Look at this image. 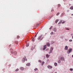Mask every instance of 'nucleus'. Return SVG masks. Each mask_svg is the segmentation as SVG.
Segmentation results:
<instances>
[{"mask_svg": "<svg viewBox=\"0 0 73 73\" xmlns=\"http://www.w3.org/2000/svg\"><path fill=\"white\" fill-rule=\"evenodd\" d=\"M52 50H53V47H51L50 49V52L49 53V54H50V53H51L52 52Z\"/></svg>", "mask_w": 73, "mask_h": 73, "instance_id": "f257e3e1", "label": "nucleus"}, {"mask_svg": "<svg viewBox=\"0 0 73 73\" xmlns=\"http://www.w3.org/2000/svg\"><path fill=\"white\" fill-rule=\"evenodd\" d=\"M47 67H48V69H52V68H53L52 66H47Z\"/></svg>", "mask_w": 73, "mask_h": 73, "instance_id": "f03ea898", "label": "nucleus"}, {"mask_svg": "<svg viewBox=\"0 0 73 73\" xmlns=\"http://www.w3.org/2000/svg\"><path fill=\"white\" fill-rule=\"evenodd\" d=\"M46 48V45H45L44 46V48L43 49V50H45Z\"/></svg>", "mask_w": 73, "mask_h": 73, "instance_id": "7ed1b4c3", "label": "nucleus"}, {"mask_svg": "<svg viewBox=\"0 0 73 73\" xmlns=\"http://www.w3.org/2000/svg\"><path fill=\"white\" fill-rule=\"evenodd\" d=\"M25 58H26V57H25V58H23V62H24L25 61Z\"/></svg>", "mask_w": 73, "mask_h": 73, "instance_id": "20e7f679", "label": "nucleus"}, {"mask_svg": "<svg viewBox=\"0 0 73 73\" xmlns=\"http://www.w3.org/2000/svg\"><path fill=\"white\" fill-rule=\"evenodd\" d=\"M53 31L54 32H57V29L56 28H54V29H53Z\"/></svg>", "mask_w": 73, "mask_h": 73, "instance_id": "39448f33", "label": "nucleus"}, {"mask_svg": "<svg viewBox=\"0 0 73 73\" xmlns=\"http://www.w3.org/2000/svg\"><path fill=\"white\" fill-rule=\"evenodd\" d=\"M42 35H40V36L38 37V40H40V38H41V37H42Z\"/></svg>", "mask_w": 73, "mask_h": 73, "instance_id": "423d86ee", "label": "nucleus"}, {"mask_svg": "<svg viewBox=\"0 0 73 73\" xmlns=\"http://www.w3.org/2000/svg\"><path fill=\"white\" fill-rule=\"evenodd\" d=\"M42 35H40V36L38 37V40H40V38H41V37H42Z\"/></svg>", "mask_w": 73, "mask_h": 73, "instance_id": "0eeeda50", "label": "nucleus"}, {"mask_svg": "<svg viewBox=\"0 0 73 73\" xmlns=\"http://www.w3.org/2000/svg\"><path fill=\"white\" fill-rule=\"evenodd\" d=\"M31 65V64L30 63H28L26 64V66H29Z\"/></svg>", "mask_w": 73, "mask_h": 73, "instance_id": "6e6552de", "label": "nucleus"}, {"mask_svg": "<svg viewBox=\"0 0 73 73\" xmlns=\"http://www.w3.org/2000/svg\"><path fill=\"white\" fill-rule=\"evenodd\" d=\"M20 69L21 70H24V68L23 67H21L20 68Z\"/></svg>", "mask_w": 73, "mask_h": 73, "instance_id": "1a4fd4ad", "label": "nucleus"}, {"mask_svg": "<svg viewBox=\"0 0 73 73\" xmlns=\"http://www.w3.org/2000/svg\"><path fill=\"white\" fill-rule=\"evenodd\" d=\"M65 50H68V47L67 46H66L65 47Z\"/></svg>", "mask_w": 73, "mask_h": 73, "instance_id": "9d476101", "label": "nucleus"}, {"mask_svg": "<svg viewBox=\"0 0 73 73\" xmlns=\"http://www.w3.org/2000/svg\"><path fill=\"white\" fill-rule=\"evenodd\" d=\"M72 48H70L69 51V52L70 53V52H72Z\"/></svg>", "mask_w": 73, "mask_h": 73, "instance_id": "9b49d317", "label": "nucleus"}, {"mask_svg": "<svg viewBox=\"0 0 73 73\" xmlns=\"http://www.w3.org/2000/svg\"><path fill=\"white\" fill-rule=\"evenodd\" d=\"M60 60H61L62 61H64V58L63 57H62L61 58Z\"/></svg>", "mask_w": 73, "mask_h": 73, "instance_id": "f8f14e48", "label": "nucleus"}, {"mask_svg": "<svg viewBox=\"0 0 73 73\" xmlns=\"http://www.w3.org/2000/svg\"><path fill=\"white\" fill-rule=\"evenodd\" d=\"M49 56H50V55H48V54H47L46 55V58H49Z\"/></svg>", "mask_w": 73, "mask_h": 73, "instance_id": "ddd939ff", "label": "nucleus"}, {"mask_svg": "<svg viewBox=\"0 0 73 73\" xmlns=\"http://www.w3.org/2000/svg\"><path fill=\"white\" fill-rule=\"evenodd\" d=\"M47 45L48 46H50V44L49 43H47Z\"/></svg>", "mask_w": 73, "mask_h": 73, "instance_id": "4468645a", "label": "nucleus"}, {"mask_svg": "<svg viewBox=\"0 0 73 73\" xmlns=\"http://www.w3.org/2000/svg\"><path fill=\"white\" fill-rule=\"evenodd\" d=\"M57 6L58 8H60V7H61V5H60V4H58V5Z\"/></svg>", "mask_w": 73, "mask_h": 73, "instance_id": "2eb2a0df", "label": "nucleus"}, {"mask_svg": "<svg viewBox=\"0 0 73 73\" xmlns=\"http://www.w3.org/2000/svg\"><path fill=\"white\" fill-rule=\"evenodd\" d=\"M65 15V13H63L61 15V16H62L63 15Z\"/></svg>", "mask_w": 73, "mask_h": 73, "instance_id": "dca6fc26", "label": "nucleus"}, {"mask_svg": "<svg viewBox=\"0 0 73 73\" xmlns=\"http://www.w3.org/2000/svg\"><path fill=\"white\" fill-rule=\"evenodd\" d=\"M58 21V20L56 19L55 21V23H57Z\"/></svg>", "mask_w": 73, "mask_h": 73, "instance_id": "f3484780", "label": "nucleus"}, {"mask_svg": "<svg viewBox=\"0 0 73 73\" xmlns=\"http://www.w3.org/2000/svg\"><path fill=\"white\" fill-rule=\"evenodd\" d=\"M70 9H73V6H71L70 7Z\"/></svg>", "mask_w": 73, "mask_h": 73, "instance_id": "a211bd4d", "label": "nucleus"}, {"mask_svg": "<svg viewBox=\"0 0 73 73\" xmlns=\"http://www.w3.org/2000/svg\"><path fill=\"white\" fill-rule=\"evenodd\" d=\"M19 69L17 68L15 70V72H17L19 71Z\"/></svg>", "mask_w": 73, "mask_h": 73, "instance_id": "6ab92c4d", "label": "nucleus"}, {"mask_svg": "<svg viewBox=\"0 0 73 73\" xmlns=\"http://www.w3.org/2000/svg\"><path fill=\"white\" fill-rule=\"evenodd\" d=\"M54 65L55 66H57V63L55 62L54 63Z\"/></svg>", "mask_w": 73, "mask_h": 73, "instance_id": "aec40b11", "label": "nucleus"}, {"mask_svg": "<svg viewBox=\"0 0 73 73\" xmlns=\"http://www.w3.org/2000/svg\"><path fill=\"white\" fill-rule=\"evenodd\" d=\"M62 21H60V22L58 23V24H61V23H62Z\"/></svg>", "mask_w": 73, "mask_h": 73, "instance_id": "412c9836", "label": "nucleus"}, {"mask_svg": "<svg viewBox=\"0 0 73 73\" xmlns=\"http://www.w3.org/2000/svg\"><path fill=\"white\" fill-rule=\"evenodd\" d=\"M44 62L43 61L42 63V65H44Z\"/></svg>", "mask_w": 73, "mask_h": 73, "instance_id": "4be33fe9", "label": "nucleus"}, {"mask_svg": "<svg viewBox=\"0 0 73 73\" xmlns=\"http://www.w3.org/2000/svg\"><path fill=\"white\" fill-rule=\"evenodd\" d=\"M38 70V69H37V68H35L34 69V70H35V71H36V70Z\"/></svg>", "mask_w": 73, "mask_h": 73, "instance_id": "5701e85b", "label": "nucleus"}, {"mask_svg": "<svg viewBox=\"0 0 73 73\" xmlns=\"http://www.w3.org/2000/svg\"><path fill=\"white\" fill-rule=\"evenodd\" d=\"M20 38V36H19L18 35L17 36V38Z\"/></svg>", "mask_w": 73, "mask_h": 73, "instance_id": "b1692460", "label": "nucleus"}, {"mask_svg": "<svg viewBox=\"0 0 73 73\" xmlns=\"http://www.w3.org/2000/svg\"><path fill=\"white\" fill-rule=\"evenodd\" d=\"M32 41H35V38H34L32 39Z\"/></svg>", "mask_w": 73, "mask_h": 73, "instance_id": "393cba45", "label": "nucleus"}, {"mask_svg": "<svg viewBox=\"0 0 73 73\" xmlns=\"http://www.w3.org/2000/svg\"><path fill=\"white\" fill-rule=\"evenodd\" d=\"M59 14H60V13H58L56 14V16H58V15H59Z\"/></svg>", "mask_w": 73, "mask_h": 73, "instance_id": "a878e982", "label": "nucleus"}, {"mask_svg": "<svg viewBox=\"0 0 73 73\" xmlns=\"http://www.w3.org/2000/svg\"><path fill=\"white\" fill-rule=\"evenodd\" d=\"M58 63H61V60H59L58 62Z\"/></svg>", "mask_w": 73, "mask_h": 73, "instance_id": "bb28decb", "label": "nucleus"}, {"mask_svg": "<svg viewBox=\"0 0 73 73\" xmlns=\"http://www.w3.org/2000/svg\"><path fill=\"white\" fill-rule=\"evenodd\" d=\"M53 28V26H51L50 28V29H52V28Z\"/></svg>", "mask_w": 73, "mask_h": 73, "instance_id": "cd10ccee", "label": "nucleus"}, {"mask_svg": "<svg viewBox=\"0 0 73 73\" xmlns=\"http://www.w3.org/2000/svg\"><path fill=\"white\" fill-rule=\"evenodd\" d=\"M70 70L71 71H72L73 70V68H70Z\"/></svg>", "mask_w": 73, "mask_h": 73, "instance_id": "c85d7f7f", "label": "nucleus"}, {"mask_svg": "<svg viewBox=\"0 0 73 73\" xmlns=\"http://www.w3.org/2000/svg\"><path fill=\"white\" fill-rule=\"evenodd\" d=\"M53 32H51V33H50V35H53Z\"/></svg>", "mask_w": 73, "mask_h": 73, "instance_id": "c756f323", "label": "nucleus"}, {"mask_svg": "<svg viewBox=\"0 0 73 73\" xmlns=\"http://www.w3.org/2000/svg\"><path fill=\"white\" fill-rule=\"evenodd\" d=\"M38 62H40L41 63V61L40 60H38Z\"/></svg>", "mask_w": 73, "mask_h": 73, "instance_id": "7c9ffc66", "label": "nucleus"}, {"mask_svg": "<svg viewBox=\"0 0 73 73\" xmlns=\"http://www.w3.org/2000/svg\"><path fill=\"white\" fill-rule=\"evenodd\" d=\"M69 41H70V42H72V40H69Z\"/></svg>", "mask_w": 73, "mask_h": 73, "instance_id": "2f4dec72", "label": "nucleus"}, {"mask_svg": "<svg viewBox=\"0 0 73 73\" xmlns=\"http://www.w3.org/2000/svg\"><path fill=\"white\" fill-rule=\"evenodd\" d=\"M65 23V21L63 22L62 23V24H64V23Z\"/></svg>", "mask_w": 73, "mask_h": 73, "instance_id": "473e14b6", "label": "nucleus"}, {"mask_svg": "<svg viewBox=\"0 0 73 73\" xmlns=\"http://www.w3.org/2000/svg\"><path fill=\"white\" fill-rule=\"evenodd\" d=\"M26 46H29V44H27L26 45Z\"/></svg>", "mask_w": 73, "mask_h": 73, "instance_id": "72a5a7b5", "label": "nucleus"}, {"mask_svg": "<svg viewBox=\"0 0 73 73\" xmlns=\"http://www.w3.org/2000/svg\"><path fill=\"white\" fill-rule=\"evenodd\" d=\"M51 12H53V11H54V9H52L51 10Z\"/></svg>", "mask_w": 73, "mask_h": 73, "instance_id": "f704fd0d", "label": "nucleus"}, {"mask_svg": "<svg viewBox=\"0 0 73 73\" xmlns=\"http://www.w3.org/2000/svg\"><path fill=\"white\" fill-rule=\"evenodd\" d=\"M15 55H16V54H17V52H16L15 51Z\"/></svg>", "mask_w": 73, "mask_h": 73, "instance_id": "c9c22d12", "label": "nucleus"}, {"mask_svg": "<svg viewBox=\"0 0 73 73\" xmlns=\"http://www.w3.org/2000/svg\"><path fill=\"white\" fill-rule=\"evenodd\" d=\"M49 50V49L47 48V49H46V51H47V50Z\"/></svg>", "mask_w": 73, "mask_h": 73, "instance_id": "e433bc0d", "label": "nucleus"}, {"mask_svg": "<svg viewBox=\"0 0 73 73\" xmlns=\"http://www.w3.org/2000/svg\"><path fill=\"white\" fill-rule=\"evenodd\" d=\"M66 29L67 30H69V29H68V28Z\"/></svg>", "mask_w": 73, "mask_h": 73, "instance_id": "4c0bfd02", "label": "nucleus"}, {"mask_svg": "<svg viewBox=\"0 0 73 73\" xmlns=\"http://www.w3.org/2000/svg\"><path fill=\"white\" fill-rule=\"evenodd\" d=\"M35 37H36V36H37V35H35Z\"/></svg>", "mask_w": 73, "mask_h": 73, "instance_id": "58836bf2", "label": "nucleus"}, {"mask_svg": "<svg viewBox=\"0 0 73 73\" xmlns=\"http://www.w3.org/2000/svg\"><path fill=\"white\" fill-rule=\"evenodd\" d=\"M25 60H26V61H27V59H25Z\"/></svg>", "mask_w": 73, "mask_h": 73, "instance_id": "ea45409f", "label": "nucleus"}, {"mask_svg": "<svg viewBox=\"0 0 73 73\" xmlns=\"http://www.w3.org/2000/svg\"><path fill=\"white\" fill-rule=\"evenodd\" d=\"M69 6H70V5H71V4H69Z\"/></svg>", "mask_w": 73, "mask_h": 73, "instance_id": "a19ab883", "label": "nucleus"}, {"mask_svg": "<svg viewBox=\"0 0 73 73\" xmlns=\"http://www.w3.org/2000/svg\"><path fill=\"white\" fill-rule=\"evenodd\" d=\"M72 58H73V55H72Z\"/></svg>", "mask_w": 73, "mask_h": 73, "instance_id": "79ce46f5", "label": "nucleus"}, {"mask_svg": "<svg viewBox=\"0 0 73 73\" xmlns=\"http://www.w3.org/2000/svg\"><path fill=\"white\" fill-rule=\"evenodd\" d=\"M12 48H10V50H12Z\"/></svg>", "mask_w": 73, "mask_h": 73, "instance_id": "37998d69", "label": "nucleus"}, {"mask_svg": "<svg viewBox=\"0 0 73 73\" xmlns=\"http://www.w3.org/2000/svg\"><path fill=\"white\" fill-rule=\"evenodd\" d=\"M71 15H72V16H73V14H72Z\"/></svg>", "mask_w": 73, "mask_h": 73, "instance_id": "c03bdc74", "label": "nucleus"}, {"mask_svg": "<svg viewBox=\"0 0 73 73\" xmlns=\"http://www.w3.org/2000/svg\"><path fill=\"white\" fill-rule=\"evenodd\" d=\"M72 38H73V36L72 37Z\"/></svg>", "mask_w": 73, "mask_h": 73, "instance_id": "a18cd8bd", "label": "nucleus"}, {"mask_svg": "<svg viewBox=\"0 0 73 73\" xmlns=\"http://www.w3.org/2000/svg\"><path fill=\"white\" fill-rule=\"evenodd\" d=\"M56 73H57V72H56Z\"/></svg>", "mask_w": 73, "mask_h": 73, "instance_id": "49530a36", "label": "nucleus"}, {"mask_svg": "<svg viewBox=\"0 0 73 73\" xmlns=\"http://www.w3.org/2000/svg\"><path fill=\"white\" fill-rule=\"evenodd\" d=\"M36 35H37V34H36Z\"/></svg>", "mask_w": 73, "mask_h": 73, "instance_id": "de8ad7c7", "label": "nucleus"}]
</instances>
